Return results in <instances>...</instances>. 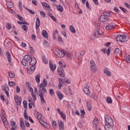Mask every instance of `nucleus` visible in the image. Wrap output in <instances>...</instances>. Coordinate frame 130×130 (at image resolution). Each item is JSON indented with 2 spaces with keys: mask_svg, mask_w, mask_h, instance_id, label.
<instances>
[{
  "mask_svg": "<svg viewBox=\"0 0 130 130\" xmlns=\"http://www.w3.org/2000/svg\"><path fill=\"white\" fill-rule=\"evenodd\" d=\"M120 9H121V10H122V11H123V12H124V13H126L127 12V11L126 10V9H124V8H123V7H120Z\"/></svg>",
  "mask_w": 130,
  "mask_h": 130,
  "instance_id": "obj_60",
  "label": "nucleus"
},
{
  "mask_svg": "<svg viewBox=\"0 0 130 130\" xmlns=\"http://www.w3.org/2000/svg\"><path fill=\"white\" fill-rule=\"evenodd\" d=\"M87 107L89 111H91V110H92V106L91 105V104H89L88 103H87Z\"/></svg>",
  "mask_w": 130,
  "mask_h": 130,
  "instance_id": "obj_31",
  "label": "nucleus"
},
{
  "mask_svg": "<svg viewBox=\"0 0 130 130\" xmlns=\"http://www.w3.org/2000/svg\"><path fill=\"white\" fill-rule=\"evenodd\" d=\"M31 95L34 100H36V99H37V98L36 97V95H34V93H31Z\"/></svg>",
  "mask_w": 130,
  "mask_h": 130,
  "instance_id": "obj_57",
  "label": "nucleus"
},
{
  "mask_svg": "<svg viewBox=\"0 0 130 130\" xmlns=\"http://www.w3.org/2000/svg\"><path fill=\"white\" fill-rule=\"evenodd\" d=\"M30 60H31V56L28 55H26L23 57V59L21 62L24 67H27V66H28V63L30 62Z\"/></svg>",
  "mask_w": 130,
  "mask_h": 130,
  "instance_id": "obj_4",
  "label": "nucleus"
},
{
  "mask_svg": "<svg viewBox=\"0 0 130 130\" xmlns=\"http://www.w3.org/2000/svg\"><path fill=\"white\" fill-rule=\"evenodd\" d=\"M101 35H102V31L99 29H96L93 35V40H94L96 37H100Z\"/></svg>",
  "mask_w": 130,
  "mask_h": 130,
  "instance_id": "obj_7",
  "label": "nucleus"
},
{
  "mask_svg": "<svg viewBox=\"0 0 130 130\" xmlns=\"http://www.w3.org/2000/svg\"><path fill=\"white\" fill-rule=\"evenodd\" d=\"M47 86V81L45 78L43 80V83L40 84L39 87V96L40 97L41 102L42 103H45V99H44V96L43 95V93H46L47 90H46V87Z\"/></svg>",
  "mask_w": 130,
  "mask_h": 130,
  "instance_id": "obj_1",
  "label": "nucleus"
},
{
  "mask_svg": "<svg viewBox=\"0 0 130 130\" xmlns=\"http://www.w3.org/2000/svg\"><path fill=\"white\" fill-rule=\"evenodd\" d=\"M39 27H40V19H39V18H37L36 22V29L38 30Z\"/></svg>",
  "mask_w": 130,
  "mask_h": 130,
  "instance_id": "obj_14",
  "label": "nucleus"
},
{
  "mask_svg": "<svg viewBox=\"0 0 130 130\" xmlns=\"http://www.w3.org/2000/svg\"><path fill=\"white\" fill-rule=\"evenodd\" d=\"M4 125H5L6 128H7V129H9V122H8V121H6L5 122H3Z\"/></svg>",
  "mask_w": 130,
  "mask_h": 130,
  "instance_id": "obj_38",
  "label": "nucleus"
},
{
  "mask_svg": "<svg viewBox=\"0 0 130 130\" xmlns=\"http://www.w3.org/2000/svg\"><path fill=\"white\" fill-rule=\"evenodd\" d=\"M92 97L95 100V101H98V97L95 94L92 95Z\"/></svg>",
  "mask_w": 130,
  "mask_h": 130,
  "instance_id": "obj_58",
  "label": "nucleus"
},
{
  "mask_svg": "<svg viewBox=\"0 0 130 130\" xmlns=\"http://www.w3.org/2000/svg\"><path fill=\"white\" fill-rule=\"evenodd\" d=\"M56 94L59 100H62L63 98V94H62L60 91H57Z\"/></svg>",
  "mask_w": 130,
  "mask_h": 130,
  "instance_id": "obj_20",
  "label": "nucleus"
},
{
  "mask_svg": "<svg viewBox=\"0 0 130 130\" xmlns=\"http://www.w3.org/2000/svg\"><path fill=\"white\" fill-rule=\"evenodd\" d=\"M56 7L59 12H63V7L61 5H56Z\"/></svg>",
  "mask_w": 130,
  "mask_h": 130,
  "instance_id": "obj_24",
  "label": "nucleus"
},
{
  "mask_svg": "<svg viewBox=\"0 0 130 130\" xmlns=\"http://www.w3.org/2000/svg\"><path fill=\"white\" fill-rule=\"evenodd\" d=\"M29 49L30 50V53L33 54L34 53V49L32 47H29Z\"/></svg>",
  "mask_w": 130,
  "mask_h": 130,
  "instance_id": "obj_56",
  "label": "nucleus"
},
{
  "mask_svg": "<svg viewBox=\"0 0 130 130\" xmlns=\"http://www.w3.org/2000/svg\"><path fill=\"white\" fill-rule=\"evenodd\" d=\"M125 39H126L125 36L119 35L117 36V41L119 42H125Z\"/></svg>",
  "mask_w": 130,
  "mask_h": 130,
  "instance_id": "obj_8",
  "label": "nucleus"
},
{
  "mask_svg": "<svg viewBox=\"0 0 130 130\" xmlns=\"http://www.w3.org/2000/svg\"><path fill=\"white\" fill-rule=\"evenodd\" d=\"M106 29L107 30H111L112 29H114V26L111 25H107Z\"/></svg>",
  "mask_w": 130,
  "mask_h": 130,
  "instance_id": "obj_26",
  "label": "nucleus"
},
{
  "mask_svg": "<svg viewBox=\"0 0 130 130\" xmlns=\"http://www.w3.org/2000/svg\"><path fill=\"white\" fill-rule=\"evenodd\" d=\"M106 101L107 103H109L110 104H111L112 103V100L110 97H107Z\"/></svg>",
  "mask_w": 130,
  "mask_h": 130,
  "instance_id": "obj_35",
  "label": "nucleus"
},
{
  "mask_svg": "<svg viewBox=\"0 0 130 130\" xmlns=\"http://www.w3.org/2000/svg\"><path fill=\"white\" fill-rule=\"evenodd\" d=\"M101 22H106L108 21V17L104 15H102L100 17Z\"/></svg>",
  "mask_w": 130,
  "mask_h": 130,
  "instance_id": "obj_17",
  "label": "nucleus"
},
{
  "mask_svg": "<svg viewBox=\"0 0 130 130\" xmlns=\"http://www.w3.org/2000/svg\"><path fill=\"white\" fill-rule=\"evenodd\" d=\"M90 69L92 73H95V72H97V67L96 66L95 62H94V61L93 60H90Z\"/></svg>",
  "mask_w": 130,
  "mask_h": 130,
  "instance_id": "obj_6",
  "label": "nucleus"
},
{
  "mask_svg": "<svg viewBox=\"0 0 130 130\" xmlns=\"http://www.w3.org/2000/svg\"><path fill=\"white\" fill-rule=\"evenodd\" d=\"M49 17H50V18L51 19H53V21H54V22L56 21V18L54 17V16L52 15V14L51 13H50L49 14Z\"/></svg>",
  "mask_w": 130,
  "mask_h": 130,
  "instance_id": "obj_34",
  "label": "nucleus"
},
{
  "mask_svg": "<svg viewBox=\"0 0 130 130\" xmlns=\"http://www.w3.org/2000/svg\"><path fill=\"white\" fill-rule=\"evenodd\" d=\"M6 54L9 62H11V61H12V56L11 55L10 52H6Z\"/></svg>",
  "mask_w": 130,
  "mask_h": 130,
  "instance_id": "obj_15",
  "label": "nucleus"
},
{
  "mask_svg": "<svg viewBox=\"0 0 130 130\" xmlns=\"http://www.w3.org/2000/svg\"><path fill=\"white\" fill-rule=\"evenodd\" d=\"M6 28L8 29H12V26H11V24H10V23H7L6 24Z\"/></svg>",
  "mask_w": 130,
  "mask_h": 130,
  "instance_id": "obj_50",
  "label": "nucleus"
},
{
  "mask_svg": "<svg viewBox=\"0 0 130 130\" xmlns=\"http://www.w3.org/2000/svg\"><path fill=\"white\" fill-rule=\"evenodd\" d=\"M66 83V84H70L71 81L70 80H65L64 79L62 78H59V84H58V87L59 89H61V87H63V84Z\"/></svg>",
  "mask_w": 130,
  "mask_h": 130,
  "instance_id": "obj_5",
  "label": "nucleus"
},
{
  "mask_svg": "<svg viewBox=\"0 0 130 130\" xmlns=\"http://www.w3.org/2000/svg\"><path fill=\"white\" fill-rule=\"evenodd\" d=\"M49 93L51 96H52V95H54V92H53V89H50Z\"/></svg>",
  "mask_w": 130,
  "mask_h": 130,
  "instance_id": "obj_49",
  "label": "nucleus"
},
{
  "mask_svg": "<svg viewBox=\"0 0 130 130\" xmlns=\"http://www.w3.org/2000/svg\"><path fill=\"white\" fill-rule=\"evenodd\" d=\"M39 121H40V123H41V124H42V125H43V126H46V124H47L46 123V122H44L42 120H40Z\"/></svg>",
  "mask_w": 130,
  "mask_h": 130,
  "instance_id": "obj_40",
  "label": "nucleus"
},
{
  "mask_svg": "<svg viewBox=\"0 0 130 130\" xmlns=\"http://www.w3.org/2000/svg\"><path fill=\"white\" fill-rule=\"evenodd\" d=\"M58 41L59 42H60V43H62V39H61V37H60V36H58Z\"/></svg>",
  "mask_w": 130,
  "mask_h": 130,
  "instance_id": "obj_61",
  "label": "nucleus"
},
{
  "mask_svg": "<svg viewBox=\"0 0 130 130\" xmlns=\"http://www.w3.org/2000/svg\"><path fill=\"white\" fill-rule=\"evenodd\" d=\"M22 28L23 30H24V31H27V30L28 29V27H27V26L25 25H23L22 26Z\"/></svg>",
  "mask_w": 130,
  "mask_h": 130,
  "instance_id": "obj_48",
  "label": "nucleus"
},
{
  "mask_svg": "<svg viewBox=\"0 0 130 130\" xmlns=\"http://www.w3.org/2000/svg\"><path fill=\"white\" fill-rule=\"evenodd\" d=\"M7 88L8 91L10 90V88H9V86L8 85H5V87H4L3 88V91H5L6 92L7 91Z\"/></svg>",
  "mask_w": 130,
  "mask_h": 130,
  "instance_id": "obj_46",
  "label": "nucleus"
},
{
  "mask_svg": "<svg viewBox=\"0 0 130 130\" xmlns=\"http://www.w3.org/2000/svg\"><path fill=\"white\" fill-rule=\"evenodd\" d=\"M80 113L81 114V116L82 118H84V117H85V116H84V115L85 114V110H84V109L81 110L80 111Z\"/></svg>",
  "mask_w": 130,
  "mask_h": 130,
  "instance_id": "obj_39",
  "label": "nucleus"
},
{
  "mask_svg": "<svg viewBox=\"0 0 130 130\" xmlns=\"http://www.w3.org/2000/svg\"><path fill=\"white\" fill-rule=\"evenodd\" d=\"M125 60L127 62L130 63V56L128 55L126 57Z\"/></svg>",
  "mask_w": 130,
  "mask_h": 130,
  "instance_id": "obj_45",
  "label": "nucleus"
},
{
  "mask_svg": "<svg viewBox=\"0 0 130 130\" xmlns=\"http://www.w3.org/2000/svg\"><path fill=\"white\" fill-rule=\"evenodd\" d=\"M104 16L105 17H109L110 16V12L107 11L103 13Z\"/></svg>",
  "mask_w": 130,
  "mask_h": 130,
  "instance_id": "obj_36",
  "label": "nucleus"
},
{
  "mask_svg": "<svg viewBox=\"0 0 130 130\" xmlns=\"http://www.w3.org/2000/svg\"><path fill=\"white\" fill-rule=\"evenodd\" d=\"M58 123L59 124V129L63 130V128L64 127V125H63V122L60 120H59L58 121Z\"/></svg>",
  "mask_w": 130,
  "mask_h": 130,
  "instance_id": "obj_16",
  "label": "nucleus"
},
{
  "mask_svg": "<svg viewBox=\"0 0 130 130\" xmlns=\"http://www.w3.org/2000/svg\"><path fill=\"white\" fill-rule=\"evenodd\" d=\"M42 117V115L40 113H37V117L39 120H41V117Z\"/></svg>",
  "mask_w": 130,
  "mask_h": 130,
  "instance_id": "obj_33",
  "label": "nucleus"
},
{
  "mask_svg": "<svg viewBox=\"0 0 130 130\" xmlns=\"http://www.w3.org/2000/svg\"><path fill=\"white\" fill-rule=\"evenodd\" d=\"M60 115H61V117H62V119L66 120L67 116H66V114L63 113V112L61 113V114H60Z\"/></svg>",
  "mask_w": 130,
  "mask_h": 130,
  "instance_id": "obj_37",
  "label": "nucleus"
},
{
  "mask_svg": "<svg viewBox=\"0 0 130 130\" xmlns=\"http://www.w3.org/2000/svg\"><path fill=\"white\" fill-rule=\"evenodd\" d=\"M42 60L43 61V62H44V63H48V60H47V59H46V57H45V56H43L42 57Z\"/></svg>",
  "mask_w": 130,
  "mask_h": 130,
  "instance_id": "obj_29",
  "label": "nucleus"
},
{
  "mask_svg": "<svg viewBox=\"0 0 130 130\" xmlns=\"http://www.w3.org/2000/svg\"><path fill=\"white\" fill-rule=\"evenodd\" d=\"M66 55L69 58H72V54H71V53H67Z\"/></svg>",
  "mask_w": 130,
  "mask_h": 130,
  "instance_id": "obj_59",
  "label": "nucleus"
},
{
  "mask_svg": "<svg viewBox=\"0 0 130 130\" xmlns=\"http://www.w3.org/2000/svg\"><path fill=\"white\" fill-rule=\"evenodd\" d=\"M25 86H26V87H27V88H28L31 87L30 86V83H29V82H26L25 84Z\"/></svg>",
  "mask_w": 130,
  "mask_h": 130,
  "instance_id": "obj_62",
  "label": "nucleus"
},
{
  "mask_svg": "<svg viewBox=\"0 0 130 130\" xmlns=\"http://www.w3.org/2000/svg\"><path fill=\"white\" fill-rule=\"evenodd\" d=\"M32 3L35 6H37V1L36 0H32Z\"/></svg>",
  "mask_w": 130,
  "mask_h": 130,
  "instance_id": "obj_63",
  "label": "nucleus"
},
{
  "mask_svg": "<svg viewBox=\"0 0 130 130\" xmlns=\"http://www.w3.org/2000/svg\"><path fill=\"white\" fill-rule=\"evenodd\" d=\"M56 55L58 56V57H63L64 55H66V53H64V51L63 50H60L57 52L56 53Z\"/></svg>",
  "mask_w": 130,
  "mask_h": 130,
  "instance_id": "obj_10",
  "label": "nucleus"
},
{
  "mask_svg": "<svg viewBox=\"0 0 130 130\" xmlns=\"http://www.w3.org/2000/svg\"><path fill=\"white\" fill-rule=\"evenodd\" d=\"M86 87L84 88L83 91L86 95L89 96L90 95V90H89V87L87 86L88 85L85 84Z\"/></svg>",
  "mask_w": 130,
  "mask_h": 130,
  "instance_id": "obj_13",
  "label": "nucleus"
},
{
  "mask_svg": "<svg viewBox=\"0 0 130 130\" xmlns=\"http://www.w3.org/2000/svg\"><path fill=\"white\" fill-rule=\"evenodd\" d=\"M37 61H36V59L34 58L32 59V57H31V59L30 60L29 64L30 66L27 68V73L28 74H32L35 71L36 64Z\"/></svg>",
  "mask_w": 130,
  "mask_h": 130,
  "instance_id": "obj_3",
  "label": "nucleus"
},
{
  "mask_svg": "<svg viewBox=\"0 0 130 130\" xmlns=\"http://www.w3.org/2000/svg\"><path fill=\"white\" fill-rule=\"evenodd\" d=\"M105 128L106 130H113V126L114 124L113 123V119L110 117V116L107 115L105 116Z\"/></svg>",
  "mask_w": 130,
  "mask_h": 130,
  "instance_id": "obj_2",
  "label": "nucleus"
},
{
  "mask_svg": "<svg viewBox=\"0 0 130 130\" xmlns=\"http://www.w3.org/2000/svg\"><path fill=\"white\" fill-rule=\"evenodd\" d=\"M25 9L26 10V11H28L30 14H31V15H34V14H35V12L34 11L29 9L27 7H25Z\"/></svg>",
  "mask_w": 130,
  "mask_h": 130,
  "instance_id": "obj_30",
  "label": "nucleus"
},
{
  "mask_svg": "<svg viewBox=\"0 0 130 130\" xmlns=\"http://www.w3.org/2000/svg\"><path fill=\"white\" fill-rule=\"evenodd\" d=\"M57 72L58 74L61 78H63L64 77V71L61 67H58L57 69Z\"/></svg>",
  "mask_w": 130,
  "mask_h": 130,
  "instance_id": "obj_9",
  "label": "nucleus"
},
{
  "mask_svg": "<svg viewBox=\"0 0 130 130\" xmlns=\"http://www.w3.org/2000/svg\"><path fill=\"white\" fill-rule=\"evenodd\" d=\"M52 123L53 128H56V121H53Z\"/></svg>",
  "mask_w": 130,
  "mask_h": 130,
  "instance_id": "obj_44",
  "label": "nucleus"
},
{
  "mask_svg": "<svg viewBox=\"0 0 130 130\" xmlns=\"http://www.w3.org/2000/svg\"><path fill=\"white\" fill-rule=\"evenodd\" d=\"M42 5L44 8H47V9H50V6L46 2L42 3Z\"/></svg>",
  "mask_w": 130,
  "mask_h": 130,
  "instance_id": "obj_23",
  "label": "nucleus"
},
{
  "mask_svg": "<svg viewBox=\"0 0 130 130\" xmlns=\"http://www.w3.org/2000/svg\"><path fill=\"white\" fill-rule=\"evenodd\" d=\"M19 120L21 128L22 129H25V128H26V127L25 126V123H24L23 119H22V118H20Z\"/></svg>",
  "mask_w": 130,
  "mask_h": 130,
  "instance_id": "obj_12",
  "label": "nucleus"
},
{
  "mask_svg": "<svg viewBox=\"0 0 130 130\" xmlns=\"http://www.w3.org/2000/svg\"><path fill=\"white\" fill-rule=\"evenodd\" d=\"M36 81L38 84H39L40 83V74H38L36 78H35Z\"/></svg>",
  "mask_w": 130,
  "mask_h": 130,
  "instance_id": "obj_25",
  "label": "nucleus"
},
{
  "mask_svg": "<svg viewBox=\"0 0 130 130\" xmlns=\"http://www.w3.org/2000/svg\"><path fill=\"white\" fill-rule=\"evenodd\" d=\"M19 9L20 10H22V2L19 1Z\"/></svg>",
  "mask_w": 130,
  "mask_h": 130,
  "instance_id": "obj_64",
  "label": "nucleus"
},
{
  "mask_svg": "<svg viewBox=\"0 0 130 130\" xmlns=\"http://www.w3.org/2000/svg\"><path fill=\"white\" fill-rule=\"evenodd\" d=\"M1 118L2 119V121L3 122H5V121H7L8 120H7V118L5 116H2Z\"/></svg>",
  "mask_w": 130,
  "mask_h": 130,
  "instance_id": "obj_53",
  "label": "nucleus"
},
{
  "mask_svg": "<svg viewBox=\"0 0 130 130\" xmlns=\"http://www.w3.org/2000/svg\"><path fill=\"white\" fill-rule=\"evenodd\" d=\"M42 35L43 37H44V38H48V34L45 30H43Z\"/></svg>",
  "mask_w": 130,
  "mask_h": 130,
  "instance_id": "obj_18",
  "label": "nucleus"
},
{
  "mask_svg": "<svg viewBox=\"0 0 130 130\" xmlns=\"http://www.w3.org/2000/svg\"><path fill=\"white\" fill-rule=\"evenodd\" d=\"M98 123H99V120H98V119H94L93 121V125L94 127H96V128H97Z\"/></svg>",
  "mask_w": 130,
  "mask_h": 130,
  "instance_id": "obj_19",
  "label": "nucleus"
},
{
  "mask_svg": "<svg viewBox=\"0 0 130 130\" xmlns=\"http://www.w3.org/2000/svg\"><path fill=\"white\" fill-rule=\"evenodd\" d=\"M16 93H20V87L18 86H16Z\"/></svg>",
  "mask_w": 130,
  "mask_h": 130,
  "instance_id": "obj_55",
  "label": "nucleus"
},
{
  "mask_svg": "<svg viewBox=\"0 0 130 130\" xmlns=\"http://www.w3.org/2000/svg\"><path fill=\"white\" fill-rule=\"evenodd\" d=\"M8 84L10 87H14L16 85V83L13 81H9Z\"/></svg>",
  "mask_w": 130,
  "mask_h": 130,
  "instance_id": "obj_32",
  "label": "nucleus"
},
{
  "mask_svg": "<svg viewBox=\"0 0 130 130\" xmlns=\"http://www.w3.org/2000/svg\"><path fill=\"white\" fill-rule=\"evenodd\" d=\"M10 124L11 126H16V123L15 121H11L10 122Z\"/></svg>",
  "mask_w": 130,
  "mask_h": 130,
  "instance_id": "obj_51",
  "label": "nucleus"
},
{
  "mask_svg": "<svg viewBox=\"0 0 130 130\" xmlns=\"http://www.w3.org/2000/svg\"><path fill=\"white\" fill-rule=\"evenodd\" d=\"M70 30L72 33H76V29H75V28H74V26L70 25Z\"/></svg>",
  "mask_w": 130,
  "mask_h": 130,
  "instance_id": "obj_27",
  "label": "nucleus"
},
{
  "mask_svg": "<svg viewBox=\"0 0 130 130\" xmlns=\"http://www.w3.org/2000/svg\"><path fill=\"white\" fill-rule=\"evenodd\" d=\"M17 16L18 17L19 20H20V21H23V20H24V18L22 17H21V16H20V15L17 14Z\"/></svg>",
  "mask_w": 130,
  "mask_h": 130,
  "instance_id": "obj_54",
  "label": "nucleus"
},
{
  "mask_svg": "<svg viewBox=\"0 0 130 130\" xmlns=\"http://www.w3.org/2000/svg\"><path fill=\"white\" fill-rule=\"evenodd\" d=\"M15 102L17 105H20L22 103V99L21 98H16L15 99Z\"/></svg>",
  "mask_w": 130,
  "mask_h": 130,
  "instance_id": "obj_21",
  "label": "nucleus"
},
{
  "mask_svg": "<svg viewBox=\"0 0 130 130\" xmlns=\"http://www.w3.org/2000/svg\"><path fill=\"white\" fill-rule=\"evenodd\" d=\"M114 52L116 55H118V54H119V52H120V50L119 49V48H116L115 49Z\"/></svg>",
  "mask_w": 130,
  "mask_h": 130,
  "instance_id": "obj_28",
  "label": "nucleus"
},
{
  "mask_svg": "<svg viewBox=\"0 0 130 130\" xmlns=\"http://www.w3.org/2000/svg\"><path fill=\"white\" fill-rule=\"evenodd\" d=\"M9 76H10V78H11V79H13V78H15V74L12 72H10L9 73Z\"/></svg>",
  "mask_w": 130,
  "mask_h": 130,
  "instance_id": "obj_42",
  "label": "nucleus"
},
{
  "mask_svg": "<svg viewBox=\"0 0 130 130\" xmlns=\"http://www.w3.org/2000/svg\"><path fill=\"white\" fill-rule=\"evenodd\" d=\"M104 74H106L108 77H111V72L107 69H105L104 71Z\"/></svg>",
  "mask_w": 130,
  "mask_h": 130,
  "instance_id": "obj_22",
  "label": "nucleus"
},
{
  "mask_svg": "<svg viewBox=\"0 0 130 130\" xmlns=\"http://www.w3.org/2000/svg\"><path fill=\"white\" fill-rule=\"evenodd\" d=\"M43 44L45 45L46 47H49V44H48V42H47V41H44Z\"/></svg>",
  "mask_w": 130,
  "mask_h": 130,
  "instance_id": "obj_43",
  "label": "nucleus"
},
{
  "mask_svg": "<svg viewBox=\"0 0 130 130\" xmlns=\"http://www.w3.org/2000/svg\"><path fill=\"white\" fill-rule=\"evenodd\" d=\"M23 104L24 105V108L25 109H27V106L28 105V103H27V101H24L23 102Z\"/></svg>",
  "mask_w": 130,
  "mask_h": 130,
  "instance_id": "obj_41",
  "label": "nucleus"
},
{
  "mask_svg": "<svg viewBox=\"0 0 130 130\" xmlns=\"http://www.w3.org/2000/svg\"><path fill=\"white\" fill-rule=\"evenodd\" d=\"M49 67L52 72H54V71H55V69H56V65H53L52 61H51V60L49 61Z\"/></svg>",
  "mask_w": 130,
  "mask_h": 130,
  "instance_id": "obj_11",
  "label": "nucleus"
},
{
  "mask_svg": "<svg viewBox=\"0 0 130 130\" xmlns=\"http://www.w3.org/2000/svg\"><path fill=\"white\" fill-rule=\"evenodd\" d=\"M40 14H41V16L43 17V18H45L46 15H45V13L44 12L41 11Z\"/></svg>",
  "mask_w": 130,
  "mask_h": 130,
  "instance_id": "obj_52",
  "label": "nucleus"
},
{
  "mask_svg": "<svg viewBox=\"0 0 130 130\" xmlns=\"http://www.w3.org/2000/svg\"><path fill=\"white\" fill-rule=\"evenodd\" d=\"M2 116L6 117V112H5V110H2L1 111V117Z\"/></svg>",
  "mask_w": 130,
  "mask_h": 130,
  "instance_id": "obj_47",
  "label": "nucleus"
}]
</instances>
